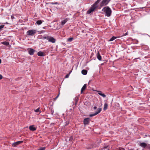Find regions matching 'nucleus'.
Here are the masks:
<instances>
[{
	"label": "nucleus",
	"instance_id": "f257e3e1",
	"mask_svg": "<svg viewBox=\"0 0 150 150\" xmlns=\"http://www.w3.org/2000/svg\"><path fill=\"white\" fill-rule=\"evenodd\" d=\"M101 0H97L96 2L94 3L92 5L90 8L87 11V13L90 14L94 11L95 10V9L98 7V4Z\"/></svg>",
	"mask_w": 150,
	"mask_h": 150
},
{
	"label": "nucleus",
	"instance_id": "f03ea898",
	"mask_svg": "<svg viewBox=\"0 0 150 150\" xmlns=\"http://www.w3.org/2000/svg\"><path fill=\"white\" fill-rule=\"evenodd\" d=\"M102 11L105 13V16L108 17H110L111 16L112 12L111 9L108 6L104 7Z\"/></svg>",
	"mask_w": 150,
	"mask_h": 150
},
{
	"label": "nucleus",
	"instance_id": "7ed1b4c3",
	"mask_svg": "<svg viewBox=\"0 0 150 150\" xmlns=\"http://www.w3.org/2000/svg\"><path fill=\"white\" fill-rule=\"evenodd\" d=\"M36 33V30H28L26 33V34L28 36H33Z\"/></svg>",
	"mask_w": 150,
	"mask_h": 150
},
{
	"label": "nucleus",
	"instance_id": "20e7f679",
	"mask_svg": "<svg viewBox=\"0 0 150 150\" xmlns=\"http://www.w3.org/2000/svg\"><path fill=\"white\" fill-rule=\"evenodd\" d=\"M110 0H103L100 4V6L102 7L106 5Z\"/></svg>",
	"mask_w": 150,
	"mask_h": 150
},
{
	"label": "nucleus",
	"instance_id": "39448f33",
	"mask_svg": "<svg viewBox=\"0 0 150 150\" xmlns=\"http://www.w3.org/2000/svg\"><path fill=\"white\" fill-rule=\"evenodd\" d=\"M101 110V108H99L97 109V110L96 112L93 114H91L89 115V116L90 117H92L95 116L96 115L98 114L99 113Z\"/></svg>",
	"mask_w": 150,
	"mask_h": 150
},
{
	"label": "nucleus",
	"instance_id": "423d86ee",
	"mask_svg": "<svg viewBox=\"0 0 150 150\" xmlns=\"http://www.w3.org/2000/svg\"><path fill=\"white\" fill-rule=\"evenodd\" d=\"M50 42H51L53 43H55L56 41V40L53 37L48 36V40Z\"/></svg>",
	"mask_w": 150,
	"mask_h": 150
},
{
	"label": "nucleus",
	"instance_id": "0eeeda50",
	"mask_svg": "<svg viewBox=\"0 0 150 150\" xmlns=\"http://www.w3.org/2000/svg\"><path fill=\"white\" fill-rule=\"evenodd\" d=\"M28 51L29 54L30 55H33L34 54L35 50L32 48H29L28 49Z\"/></svg>",
	"mask_w": 150,
	"mask_h": 150
},
{
	"label": "nucleus",
	"instance_id": "6e6552de",
	"mask_svg": "<svg viewBox=\"0 0 150 150\" xmlns=\"http://www.w3.org/2000/svg\"><path fill=\"white\" fill-rule=\"evenodd\" d=\"M89 118H87L83 120V124L84 125H86L89 124Z\"/></svg>",
	"mask_w": 150,
	"mask_h": 150
},
{
	"label": "nucleus",
	"instance_id": "1a4fd4ad",
	"mask_svg": "<svg viewBox=\"0 0 150 150\" xmlns=\"http://www.w3.org/2000/svg\"><path fill=\"white\" fill-rule=\"evenodd\" d=\"M23 141H18L16 142H14L13 144V146L14 147L16 146L17 145L20 144L23 142Z\"/></svg>",
	"mask_w": 150,
	"mask_h": 150
},
{
	"label": "nucleus",
	"instance_id": "9d476101",
	"mask_svg": "<svg viewBox=\"0 0 150 150\" xmlns=\"http://www.w3.org/2000/svg\"><path fill=\"white\" fill-rule=\"evenodd\" d=\"M29 129L30 130L32 131H34L36 130L35 127H34V125H31L29 126Z\"/></svg>",
	"mask_w": 150,
	"mask_h": 150
},
{
	"label": "nucleus",
	"instance_id": "9b49d317",
	"mask_svg": "<svg viewBox=\"0 0 150 150\" xmlns=\"http://www.w3.org/2000/svg\"><path fill=\"white\" fill-rule=\"evenodd\" d=\"M97 57L99 60L100 61L101 60V56L98 51V53L97 54Z\"/></svg>",
	"mask_w": 150,
	"mask_h": 150
},
{
	"label": "nucleus",
	"instance_id": "f8f14e48",
	"mask_svg": "<svg viewBox=\"0 0 150 150\" xmlns=\"http://www.w3.org/2000/svg\"><path fill=\"white\" fill-rule=\"evenodd\" d=\"M86 84H85L82 88H81V93L82 94L83 93V91L85 90L86 89Z\"/></svg>",
	"mask_w": 150,
	"mask_h": 150
},
{
	"label": "nucleus",
	"instance_id": "ddd939ff",
	"mask_svg": "<svg viewBox=\"0 0 150 150\" xmlns=\"http://www.w3.org/2000/svg\"><path fill=\"white\" fill-rule=\"evenodd\" d=\"M139 146L144 148H145L146 146V144L145 143L143 142L140 143Z\"/></svg>",
	"mask_w": 150,
	"mask_h": 150
},
{
	"label": "nucleus",
	"instance_id": "4468645a",
	"mask_svg": "<svg viewBox=\"0 0 150 150\" xmlns=\"http://www.w3.org/2000/svg\"><path fill=\"white\" fill-rule=\"evenodd\" d=\"M39 56L43 57L44 56L43 52L41 51L39 52L37 54Z\"/></svg>",
	"mask_w": 150,
	"mask_h": 150
},
{
	"label": "nucleus",
	"instance_id": "2eb2a0df",
	"mask_svg": "<svg viewBox=\"0 0 150 150\" xmlns=\"http://www.w3.org/2000/svg\"><path fill=\"white\" fill-rule=\"evenodd\" d=\"M68 20V18H66L64 20L62 21H61V25H64L67 22V21Z\"/></svg>",
	"mask_w": 150,
	"mask_h": 150
},
{
	"label": "nucleus",
	"instance_id": "dca6fc26",
	"mask_svg": "<svg viewBox=\"0 0 150 150\" xmlns=\"http://www.w3.org/2000/svg\"><path fill=\"white\" fill-rule=\"evenodd\" d=\"M98 94L100 95V96H102L104 98H105L106 97V95L104 94V93H101V91H98Z\"/></svg>",
	"mask_w": 150,
	"mask_h": 150
},
{
	"label": "nucleus",
	"instance_id": "f3484780",
	"mask_svg": "<svg viewBox=\"0 0 150 150\" xmlns=\"http://www.w3.org/2000/svg\"><path fill=\"white\" fill-rule=\"evenodd\" d=\"M43 21L41 20H39L37 21L36 23L38 25L41 24Z\"/></svg>",
	"mask_w": 150,
	"mask_h": 150
},
{
	"label": "nucleus",
	"instance_id": "a211bd4d",
	"mask_svg": "<svg viewBox=\"0 0 150 150\" xmlns=\"http://www.w3.org/2000/svg\"><path fill=\"white\" fill-rule=\"evenodd\" d=\"M87 71L86 70L83 69L81 71V73L82 74L84 75H86L87 74Z\"/></svg>",
	"mask_w": 150,
	"mask_h": 150
},
{
	"label": "nucleus",
	"instance_id": "6ab92c4d",
	"mask_svg": "<svg viewBox=\"0 0 150 150\" xmlns=\"http://www.w3.org/2000/svg\"><path fill=\"white\" fill-rule=\"evenodd\" d=\"M79 100V98L77 97H76L74 98V101L75 102L74 103V104L75 105H76L77 103Z\"/></svg>",
	"mask_w": 150,
	"mask_h": 150
},
{
	"label": "nucleus",
	"instance_id": "aec40b11",
	"mask_svg": "<svg viewBox=\"0 0 150 150\" xmlns=\"http://www.w3.org/2000/svg\"><path fill=\"white\" fill-rule=\"evenodd\" d=\"M1 43L5 45L8 46L9 45V42H2Z\"/></svg>",
	"mask_w": 150,
	"mask_h": 150
},
{
	"label": "nucleus",
	"instance_id": "412c9836",
	"mask_svg": "<svg viewBox=\"0 0 150 150\" xmlns=\"http://www.w3.org/2000/svg\"><path fill=\"white\" fill-rule=\"evenodd\" d=\"M117 38V37H115V36H113L109 40V41H112L114 40H115V39Z\"/></svg>",
	"mask_w": 150,
	"mask_h": 150
},
{
	"label": "nucleus",
	"instance_id": "4be33fe9",
	"mask_svg": "<svg viewBox=\"0 0 150 150\" xmlns=\"http://www.w3.org/2000/svg\"><path fill=\"white\" fill-rule=\"evenodd\" d=\"M108 106V105L106 103H105L104 105V107L103 108L104 110H106L107 109Z\"/></svg>",
	"mask_w": 150,
	"mask_h": 150
},
{
	"label": "nucleus",
	"instance_id": "5701e85b",
	"mask_svg": "<svg viewBox=\"0 0 150 150\" xmlns=\"http://www.w3.org/2000/svg\"><path fill=\"white\" fill-rule=\"evenodd\" d=\"M74 39L73 38H68L67 40L69 42H71Z\"/></svg>",
	"mask_w": 150,
	"mask_h": 150
},
{
	"label": "nucleus",
	"instance_id": "b1692460",
	"mask_svg": "<svg viewBox=\"0 0 150 150\" xmlns=\"http://www.w3.org/2000/svg\"><path fill=\"white\" fill-rule=\"evenodd\" d=\"M34 111L36 112H41L40 111V108H39L36 110H35Z\"/></svg>",
	"mask_w": 150,
	"mask_h": 150
},
{
	"label": "nucleus",
	"instance_id": "393cba45",
	"mask_svg": "<svg viewBox=\"0 0 150 150\" xmlns=\"http://www.w3.org/2000/svg\"><path fill=\"white\" fill-rule=\"evenodd\" d=\"M45 147H41L40 148L38 149V150H45Z\"/></svg>",
	"mask_w": 150,
	"mask_h": 150
},
{
	"label": "nucleus",
	"instance_id": "a878e982",
	"mask_svg": "<svg viewBox=\"0 0 150 150\" xmlns=\"http://www.w3.org/2000/svg\"><path fill=\"white\" fill-rule=\"evenodd\" d=\"M4 26L5 25H0V31H1L2 30V29L4 28Z\"/></svg>",
	"mask_w": 150,
	"mask_h": 150
},
{
	"label": "nucleus",
	"instance_id": "bb28decb",
	"mask_svg": "<svg viewBox=\"0 0 150 150\" xmlns=\"http://www.w3.org/2000/svg\"><path fill=\"white\" fill-rule=\"evenodd\" d=\"M50 4L52 5H54V4H58V3L57 2H56L55 3L51 2L50 3Z\"/></svg>",
	"mask_w": 150,
	"mask_h": 150
},
{
	"label": "nucleus",
	"instance_id": "cd10ccee",
	"mask_svg": "<svg viewBox=\"0 0 150 150\" xmlns=\"http://www.w3.org/2000/svg\"><path fill=\"white\" fill-rule=\"evenodd\" d=\"M48 36H43L42 37V38L43 39H46L47 40H48Z\"/></svg>",
	"mask_w": 150,
	"mask_h": 150
},
{
	"label": "nucleus",
	"instance_id": "c85d7f7f",
	"mask_svg": "<svg viewBox=\"0 0 150 150\" xmlns=\"http://www.w3.org/2000/svg\"><path fill=\"white\" fill-rule=\"evenodd\" d=\"M70 73H69V74H67L65 76V78H68L69 76V74H70Z\"/></svg>",
	"mask_w": 150,
	"mask_h": 150
},
{
	"label": "nucleus",
	"instance_id": "c756f323",
	"mask_svg": "<svg viewBox=\"0 0 150 150\" xmlns=\"http://www.w3.org/2000/svg\"><path fill=\"white\" fill-rule=\"evenodd\" d=\"M59 95V93L58 94V95L56 97L54 98V101L55 100L57 99V98H58Z\"/></svg>",
	"mask_w": 150,
	"mask_h": 150
},
{
	"label": "nucleus",
	"instance_id": "7c9ffc66",
	"mask_svg": "<svg viewBox=\"0 0 150 150\" xmlns=\"http://www.w3.org/2000/svg\"><path fill=\"white\" fill-rule=\"evenodd\" d=\"M54 113V110L53 109H52L51 110V114L53 115Z\"/></svg>",
	"mask_w": 150,
	"mask_h": 150
},
{
	"label": "nucleus",
	"instance_id": "2f4dec72",
	"mask_svg": "<svg viewBox=\"0 0 150 150\" xmlns=\"http://www.w3.org/2000/svg\"><path fill=\"white\" fill-rule=\"evenodd\" d=\"M2 78V76L0 74V80Z\"/></svg>",
	"mask_w": 150,
	"mask_h": 150
},
{
	"label": "nucleus",
	"instance_id": "473e14b6",
	"mask_svg": "<svg viewBox=\"0 0 150 150\" xmlns=\"http://www.w3.org/2000/svg\"><path fill=\"white\" fill-rule=\"evenodd\" d=\"M97 109V107L96 106H94L93 107V109L95 110H96Z\"/></svg>",
	"mask_w": 150,
	"mask_h": 150
},
{
	"label": "nucleus",
	"instance_id": "72a5a7b5",
	"mask_svg": "<svg viewBox=\"0 0 150 150\" xmlns=\"http://www.w3.org/2000/svg\"><path fill=\"white\" fill-rule=\"evenodd\" d=\"M127 35V33H126L124 35H123L122 36H125V35Z\"/></svg>",
	"mask_w": 150,
	"mask_h": 150
},
{
	"label": "nucleus",
	"instance_id": "f704fd0d",
	"mask_svg": "<svg viewBox=\"0 0 150 150\" xmlns=\"http://www.w3.org/2000/svg\"><path fill=\"white\" fill-rule=\"evenodd\" d=\"M11 19H13L14 18V17L13 16H11Z\"/></svg>",
	"mask_w": 150,
	"mask_h": 150
},
{
	"label": "nucleus",
	"instance_id": "c9c22d12",
	"mask_svg": "<svg viewBox=\"0 0 150 150\" xmlns=\"http://www.w3.org/2000/svg\"><path fill=\"white\" fill-rule=\"evenodd\" d=\"M146 148H148V149H149V148L150 147H149V146H147V145H146Z\"/></svg>",
	"mask_w": 150,
	"mask_h": 150
},
{
	"label": "nucleus",
	"instance_id": "e433bc0d",
	"mask_svg": "<svg viewBox=\"0 0 150 150\" xmlns=\"http://www.w3.org/2000/svg\"><path fill=\"white\" fill-rule=\"evenodd\" d=\"M72 140V139L71 138H70V139H69V140L70 141H71Z\"/></svg>",
	"mask_w": 150,
	"mask_h": 150
},
{
	"label": "nucleus",
	"instance_id": "4c0bfd02",
	"mask_svg": "<svg viewBox=\"0 0 150 150\" xmlns=\"http://www.w3.org/2000/svg\"><path fill=\"white\" fill-rule=\"evenodd\" d=\"M1 63V59H0V64Z\"/></svg>",
	"mask_w": 150,
	"mask_h": 150
},
{
	"label": "nucleus",
	"instance_id": "58836bf2",
	"mask_svg": "<svg viewBox=\"0 0 150 150\" xmlns=\"http://www.w3.org/2000/svg\"><path fill=\"white\" fill-rule=\"evenodd\" d=\"M149 149H150V147L149 148Z\"/></svg>",
	"mask_w": 150,
	"mask_h": 150
}]
</instances>
